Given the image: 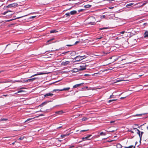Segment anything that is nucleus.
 Instances as JSON below:
<instances>
[{
    "instance_id": "f257e3e1",
    "label": "nucleus",
    "mask_w": 148,
    "mask_h": 148,
    "mask_svg": "<svg viewBox=\"0 0 148 148\" xmlns=\"http://www.w3.org/2000/svg\"><path fill=\"white\" fill-rule=\"evenodd\" d=\"M17 5L18 4L17 3H13L8 5L6 7L7 8H14L17 6Z\"/></svg>"
},
{
    "instance_id": "f03ea898",
    "label": "nucleus",
    "mask_w": 148,
    "mask_h": 148,
    "mask_svg": "<svg viewBox=\"0 0 148 148\" xmlns=\"http://www.w3.org/2000/svg\"><path fill=\"white\" fill-rule=\"evenodd\" d=\"M89 19L92 20L93 21H90L88 22V24H91V25H95L96 24L95 22V18L94 17H92L89 18Z\"/></svg>"
},
{
    "instance_id": "7ed1b4c3",
    "label": "nucleus",
    "mask_w": 148,
    "mask_h": 148,
    "mask_svg": "<svg viewBox=\"0 0 148 148\" xmlns=\"http://www.w3.org/2000/svg\"><path fill=\"white\" fill-rule=\"evenodd\" d=\"M70 89L69 87H68L66 88H64L61 89H54L53 90V91H64V90H69Z\"/></svg>"
},
{
    "instance_id": "20e7f679",
    "label": "nucleus",
    "mask_w": 148,
    "mask_h": 148,
    "mask_svg": "<svg viewBox=\"0 0 148 148\" xmlns=\"http://www.w3.org/2000/svg\"><path fill=\"white\" fill-rule=\"evenodd\" d=\"M74 59L76 61H79L83 59V58L81 56H78L74 58Z\"/></svg>"
},
{
    "instance_id": "39448f33",
    "label": "nucleus",
    "mask_w": 148,
    "mask_h": 148,
    "mask_svg": "<svg viewBox=\"0 0 148 148\" xmlns=\"http://www.w3.org/2000/svg\"><path fill=\"white\" fill-rule=\"evenodd\" d=\"M84 84V83H82L79 84H76L73 86V88H75L79 87V86H82Z\"/></svg>"
},
{
    "instance_id": "423d86ee",
    "label": "nucleus",
    "mask_w": 148,
    "mask_h": 148,
    "mask_svg": "<svg viewBox=\"0 0 148 148\" xmlns=\"http://www.w3.org/2000/svg\"><path fill=\"white\" fill-rule=\"evenodd\" d=\"M69 63L70 62L69 61H63L62 62L61 65H62L66 66L69 64Z\"/></svg>"
},
{
    "instance_id": "0eeeda50",
    "label": "nucleus",
    "mask_w": 148,
    "mask_h": 148,
    "mask_svg": "<svg viewBox=\"0 0 148 148\" xmlns=\"http://www.w3.org/2000/svg\"><path fill=\"white\" fill-rule=\"evenodd\" d=\"M86 65L84 64L83 66H80V68L79 69L80 70H83L86 69Z\"/></svg>"
},
{
    "instance_id": "6e6552de",
    "label": "nucleus",
    "mask_w": 148,
    "mask_h": 148,
    "mask_svg": "<svg viewBox=\"0 0 148 148\" xmlns=\"http://www.w3.org/2000/svg\"><path fill=\"white\" fill-rule=\"evenodd\" d=\"M44 74V73H41V72L37 73L36 74H34V75H32L31 77H34V76H36V75H43V74Z\"/></svg>"
},
{
    "instance_id": "1a4fd4ad",
    "label": "nucleus",
    "mask_w": 148,
    "mask_h": 148,
    "mask_svg": "<svg viewBox=\"0 0 148 148\" xmlns=\"http://www.w3.org/2000/svg\"><path fill=\"white\" fill-rule=\"evenodd\" d=\"M53 94L48 93H47L45 95H44V96L45 97L49 96H53Z\"/></svg>"
},
{
    "instance_id": "9d476101",
    "label": "nucleus",
    "mask_w": 148,
    "mask_h": 148,
    "mask_svg": "<svg viewBox=\"0 0 148 148\" xmlns=\"http://www.w3.org/2000/svg\"><path fill=\"white\" fill-rule=\"evenodd\" d=\"M91 135H89L88 136H87L84 137V138H82L83 139H85L86 140H89V139H89V138L91 136Z\"/></svg>"
},
{
    "instance_id": "9b49d317",
    "label": "nucleus",
    "mask_w": 148,
    "mask_h": 148,
    "mask_svg": "<svg viewBox=\"0 0 148 148\" xmlns=\"http://www.w3.org/2000/svg\"><path fill=\"white\" fill-rule=\"evenodd\" d=\"M144 38H146L148 37V32L147 31H146L144 34Z\"/></svg>"
},
{
    "instance_id": "f8f14e48",
    "label": "nucleus",
    "mask_w": 148,
    "mask_h": 148,
    "mask_svg": "<svg viewBox=\"0 0 148 148\" xmlns=\"http://www.w3.org/2000/svg\"><path fill=\"white\" fill-rule=\"evenodd\" d=\"M70 13V14L74 15L77 13V11L75 10H73L71 11Z\"/></svg>"
},
{
    "instance_id": "ddd939ff",
    "label": "nucleus",
    "mask_w": 148,
    "mask_h": 148,
    "mask_svg": "<svg viewBox=\"0 0 148 148\" xmlns=\"http://www.w3.org/2000/svg\"><path fill=\"white\" fill-rule=\"evenodd\" d=\"M47 103V101H45L42 103L40 105H39V106L42 107L44 105L46 104Z\"/></svg>"
},
{
    "instance_id": "4468645a",
    "label": "nucleus",
    "mask_w": 148,
    "mask_h": 148,
    "mask_svg": "<svg viewBox=\"0 0 148 148\" xmlns=\"http://www.w3.org/2000/svg\"><path fill=\"white\" fill-rule=\"evenodd\" d=\"M116 146L117 148H121L122 147V146L120 143L117 144Z\"/></svg>"
},
{
    "instance_id": "2eb2a0df",
    "label": "nucleus",
    "mask_w": 148,
    "mask_h": 148,
    "mask_svg": "<svg viewBox=\"0 0 148 148\" xmlns=\"http://www.w3.org/2000/svg\"><path fill=\"white\" fill-rule=\"evenodd\" d=\"M140 135L139 136L140 138V140H141L142 135H143V134L144 133V132H140Z\"/></svg>"
},
{
    "instance_id": "dca6fc26",
    "label": "nucleus",
    "mask_w": 148,
    "mask_h": 148,
    "mask_svg": "<svg viewBox=\"0 0 148 148\" xmlns=\"http://www.w3.org/2000/svg\"><path fill=\"white\" fill-rule=\"evenodd\" d=\"M58 32V31H57L55 29L52 30L50 31V33H54Z\"/></svg>"
},
{
    "instance_id": "f3484780",
    "label": "nucleus",
    "mask_w": 148,
    "mask_h": 148,
    "mask_svg": "<svg viewBox=\"0 0 148 148\" xmlns=\"http://www.w3.org/2000/svg\"><path fill=\"white\" fill-rule=\"evenodd\" d=\"M69 135V134H62L61 135V137L62 138H63L65 136H68Z\"/></svg>"
},
{
    "instance_id": "a211bd4d",
    "label": "nucleus",
    "mask_w": 148,
    "mask_h": 148,
    "mask_svg": "<svg viewBox=\"0 0 148 148\" xmlns=\"http://www.w3.org/2000/svg\"><path fill=\"white\" fill-rule=\"evenodd\" d=\"M31 81V79H28L27 80H23V83H25V82H30V81Z\"/></svg>"
},
{
    "instance_id": "6ab92c4d",
    "label": "nucleus",
    "mask_w": 148,
    "mask_h": 148,
    "mask_svg": "<svg viewBox=\"0 0 148 148\" xmlns=\"http://www.w3.org/2000/svg\"><path fill=\"white\" fill-rule=\"evenodd\" d=\"M91 5H90L88 4L87 5H85L84 6V7L85 8H89L91 7Z\"/></svg>"
},
{
    "instance_id": "aec40b11",
    "label": "nucleus",
    "mask_w": 148,
    "mask_h": 148,
    "mask_svg": "<svg viewBox=\"0 0 148 148\" xmlns=\"http://www.w3.org/2000/svg\"><path fill=\"white\" fill-rule=\"evenodd\" d=\"M88 119V118L86 117H83L82 119V120L83 121H86Z\"/></svg>"
},
{
    "instance_id": "412c9836",
    "label": "nucleus",
    "mask_w": 148,
    "mask_h": 148,
    "mask_svg": "<svg viewBox=\"0 0 148 148\" xmlns=\"http://www.w3.org/2000/svg\"><path fill=\"white\" fill-rule=\"evenodd\" d=\"M106 135V133H104L103 132H101L100 133V135L101 136Z\"/></svg>"
},
{
    "instance_id": "4be33fe9",
    "label": "nucleus",
    "mask_w": 148,
    "mask_h": 148,
    "mask_svg": "<svg viewBox=\"0 0 148 148\" xmlns=\"http://www.w3.org/2000/svg\"><path fill=\"white\" fill-rule=\"evenodd\" d=\"M12 12V11L11 10H8L6 12H4L3 13H2V14L3 15H5V14H6V13H8V12Z\"/></svg>"
},
{
    "instance_id": "5701e85b",
    "label": "nucleus",
    "mask_w": 148,
    "mask_h": 148,
    "mask_svg": "<svg viewBox=\"0 0 148 148\" xmlns=\"http://www.w3.org/2000/svg\"><path fill=\"white\" fill-rule=\"evenodd\" d=\"M63 113L62 111H60L56 112V114H61Z\"/></svg>"
},
{
    "instance_id": "b1692460",
    "label": "nucleus",
    "mask_w": 148,
    "mask_h": 148,
    "mask_svg": "<svg viewBox=\"0 0 148 148\" xmlns=\"http://www.w3.org/2000/svg\"><path fill=\"white\" fill-rule=\"evenodd\" d=\"M133 4V3H129L128 4H127L126 5V6L128 7V6H131Z\"/></svg>"
},
{
    "instance_id": "393cba45",
    "label": "nucleus",
    "mask_w": 148,
    "mask_h": 148,
    "mask_svg": "<svg viewBox=\"0 0 148 148\" xmlns=\"http://www.w3.org/2000/svg\"><path fill=\"white\" fill-rule=\"evenodd\" d=\"M24 138V136H21L18 139L19 140H22Z\"/></svg>"
},
{
    "instance_id": "a878e982",
    "label": "nucleus",
    "mask_w": 148,
    "mask_h": 148,
    "mask_svg": "<svg viewBox=\"0 0 148 148\" xmlns=\"http://www.w3.org/2000/svg\"><path fill=\"white\" fill-rule=\"evenodd\" d=\"M108 28V27H104L103 28H99V29L100 30H102L103 29H106Z\"/></svg>"
},
{
    "instance_id": "bb28decb",
    "label": "nucleus",
    "mask_w": 148,
    "mask_h": 148,
    "mask_svg": "<svg viewBox=\"0 0 148 148\" xmlns=\"http://www.w3.org/2000/svg\"><path fill=\"white\" fill-rule=\"evenodd\" d=\"M116 100H117V99L110 100H109L108 101V103H111L112 101H116Z\"/></svg>"
},
{
    "instance_id": "cd10ccee",
    "label": "nucleus",
    "mask_w": 148,
    "mask_h": 148,
    "mask_svg": "<svg viewBox=\"0 0 148 148\" xmlns=\"http://www.w3.org/2000/svg\"><path fill=\"white\" fill-rule=\"evenodd\" d=\"M137 131V133L138 134V135L139 136L140 134V131L138 130H137L136 131Z\"/></svg>"
},
{
    "instance_id": "c85d7f7f",
    "label": "nucleus",
    "mask_w": 148,
    "mask_h": 148,
    "mask_svg": "<svg viewBox=\"0 0 148 148\" xmlns=\"http://www.w3.org/2000/svg\"><path fill=\"white\" fill-rule=\"evenodd\" d=\"M132 129H129L128 130V132H130L132 133H134V132L133 131H132L131 130Z\"/></svg>"
},
{
    "instance_id": "c756f323",
    "label": "nucleus",
    "mask_w": 148,
    "mask_h": 148,
    "mask_svg": "<svg viewBox=\"0 0 148 148\" xmlns=\"http://www.w3.org/2000/svg\"><path fill=\"white\" fill-rule=\"evenodd\" d=\"M133 147V145H131L129 147H124V148H132Z\"/></svg>"
},
{
    "instance_id": "7c9ffc66",
    "label": "nucleus",
    "mask_w": 148,
    "mask_h": 148,
    "mask_svg": "<svg viewBox=\"0 0 148 148\" xmlns=\"http://www.w3.org/2000/svg\"><path fill=\"white\" fill-rule=\"evenodd\" d=\"M103 38V37L102 36H100L99 37L97 38L96 39V40H98V39H102V38Z\"/></svg>"
},
{
    "instance_id": "2f4dec72",
    "label": "nucleus",
    "mask_w": 148,
    "mask_h": 148,
    "mask_svg": "<svg viewBox=\"0 0 148 148\" xmlns=\"http://www.w3.org/2000/svg\"><path fill=\"white\" fill-rule=\"evenodd\" d=\"M65 15H66L67 16H69L70 15V13H67L65 14Z\"/></svg>"
},
{
    "instance_id": "473e14b6",
    "label": "nucleus",
    "mask_w": 148,
    "mask_h": 148,
    "mask_svg": "<svg viewBox=\"0 0 148 148\" xmlns=\"http://www.w3.org/2000/svg\"><path fill=\"white\" fill-rule=\"evenodd\" d=\"M8 119H7L3 118L1 119V121H7Z\"/></svg>"
},
{
    "instance_id": "72a5a7b5",
    "label": "nucleus",
    "mask_w": 148,
    "mask_h": 148,
    "mask_svg": "<svg viewBox=\"0 0 148 148\" xmlns=\"http://www.w3.org/2000/svg\"><path fill=\"white\" fill-rule=\"evenodd\" d=\"M125 32L127 33V32H126L125 31H123L120 32V33L121 34H124Z\"/></svg>"
},
{
    "instance_id": "f704fd0d",
    "label": "nucleus",
    "mask_w": 148,
    "mask_h": 148,
    "mask_svg": "<svg viewBox=\"0 0 148 148\" xmlns=\"http://www.w3.org/2000/svg\"><path fill=\"white\" fill-rule=\"evenodd\" d=\"M24 92V91L23 90H19V91H18L16 93H20V92Z\"/></svg>"
},
{
    "instance_id": "c9c22d12",
    "label": "nucleus",
    "mask_w": 148,
    "mask_h": 148,
    "mask_svg": "<svg viewBox=\"0 0 148 148\" xmlns=\"http://www.w3.org/2000/svg\"><path fill=\"white\" fill-rule=\"evenodd\" d=\"M137 114L136 115V116H141L143 114Z\"/></svg>"
},
{
    "instance_id": "e433bc0d",
    "label": "nucleus",
    "mask_w": 148,
    "mask_h": 148,
    "mask_svg": "<svg viewBox=\"0 0 148 148\" xmlns=\"http://www.w3.org/2000/svg\"><path fill=\"white\" fill-rule=\"evenodd\" d=\"M33 119L32 118H29V119H27V120H26V121H25V122H27V121H30L32 119Z\"/></svg>"
},
{
    "instance_id": "4c0bfd02",
    "label": "nucleus",
    "mask_w": 148,
    "mask_h": 148,
    "mask_svg": "<svg viewBox=\"0 0 148 148\" xmlns=\"http://www.w3.org/2000/svg\"><path fill=\"white\" fill-rule=\"evenodd\" d=\"M79 41H77L75 42V43H74V45H75L79 43Z\"/></svg>"
},
{
    "instance_id": "58836bf2",
    "label": "nucleus",
    "mask_w": 148,
    "mask_h": 148,
    "mask_svg": "<svg viewBox=\"0 0 148 148\" xmlns=\"http://www.w3.org/2000/svg\"><path fill=\"white\" fill-rule=\"evenodd\" d=\"M36 16H32L29 17L30 19L33 18H35Z\"/></svg>"
},
{
    "instance_id": "ea45409f",
    "label": "nucleus",
    "mask_w": 148,
    "mask_h": 148,
    "mask_svg": "<svg viewBox=\"0 0 148 148\" xmlns=\"http://www.w3.org/2000/svg\"><path fill=\"white\" fill-rule=\"evenodd\" d=\"M88 130H82L81 131V132H84L88 131Z\"/></svg>"
},
{
    "instance_id": "a19ab883",
    "label": "nucleus",
    "mask_w": 148,
    "mask_h": 148,
    "mask_svg": "<svg viewBox=\"0 0 148 148\" xmlns=\"http://www.w3.org/2000/svg\"><path fill=\"white\" fill-rule=\"evenodd\" d=\"M36 79V77H34V78H31V81H34V80L35 79Z\"/></svg>"
},
{
    "instance_id": "79ce46f5",
    "label": "nucleus",
    "mask_w": 148,
    "mask_h": 148,
    "mask_svg": "<svg viewBox=\"0 0 148 148\" xmlns=\"http://www.w3.org/2000/svg\"><path fill=\"white\" fill-rule=\"evenodd\" d=\"M53 39H50V40H48L47 41V42H49L50 41H51V40H53Z\"/></svg>"
},
{
    "instance_id": "37998d69",
    "label": "nucleus",
    "mask_w": 148,
    "mask_h": 148,
    "mask_svg": "<svg viewBox=\"0 0 148 148\" xmlns=\"http://www.w3.org/2000/svg\"><path fill=\"white\" fill-rule=\"evenodd\" d=\"M73 45H66L67 46L70 47V46H72Z\"/></svg>"
},
{
    "instance_id": "c03bdc74",
    "label": "nucleus",
    "mask_w": 148,
    "mask_h": 148,
    "mask_svg": "<svg viewBox=\"0 0 148 148\" xmlns=\"http://www.w3.org/2000/svg\"><path fill=\"white\" fill-rule=\"evenodd\" d=\"M82 57L83 58V59L86 58V56H82Z\"/></svg>"
},
{
    "instance_id": "a18cd8bd",
    "label": "nucleus",
    "mask_w": 148,
    "mask_h": 148,
    "mask_svg": "<svg viewBox=\"0 0 148 148\" xmlns=\"http://www.w3.org/2000/svg\"><path fill=\"white\" fill-rule=\"evenodd\" d=\"M105 17V15H102L101 16V18H103Z\"/></svg>"
},
{
    "instance_id": "49530a36",
    "label": "nucleus",
    "mask_w": 148,
    "mask_h": 148,
    "mask_svg": "<svg viewBox=\"0 0 148 148\" xmlns=\"http://www.w3.org/2000/svg\"><path fill=\"white\" fill-rule=\"evenodd\" d=\"M84 10L83 9H82L78 10L79 12H82Z\"/></svg>"
},
{
    "instance_id": "de8ad7c7",
    "label": "nucleus",
    "mask_w": 148,
    "mask_h": 148,
    "mask_svg": "<svg viewBox=\"0 0 148 148\" xmlns=\"http://www.w3.org/2000/svg\"><path fill=\"white\" fill-rule=\"evenodd\" d=\"M114 96V95H112L110 96V98H111L113 97Z\"/></svg>"
},
{
    "instance_id": "09e8293b",
    "label": "nucleus",
    "mask_w": 148,
    "mask_h": 148,
    "mask_svg": "<svg viewBox=\"0 0 148 148\" xmlns=\"http://www.w3.org/2000/svg\"><path fill=\"white\" fill-rule=\"evenodd\" d=\"M114 8V7H109V9H112L113 8Z\"/></svg>"
},
{
    "instance_id": "8fccbe9b",
    "label": "nucleus",
    "mask_w": 148,
    "mask_h": 148,
    "mask_svg": "<svg viewBox=\"0 0 148 148\" xmlns=\"http://www.w3.org/2000/svg\"><path fill=\"white\" fill-rule=\"evenodd\" d=\"M23 17V16H21V17H18L16 18H15V19H18V18H21L22 17Z\"/></svg>"
},
{
    "instance_id": "3c124183",
    "label": "nucleus",
    "mask_w": 148,
    "mask_h": 148,
    "mask_svg": "<svg viewBox=\"0 0 148 148\" xmlns=\"http://www.w3.org/2000/svg\"><path fill=\"white\" fill-rule=\"evenodd\" d=\"M89 75H88V74H85L84 75V76H89Z\"/></svg>"
},
{
    "instance_id": "603ef678",
    "label": "nucleus",
    "mask_w": 148,
    "mask_h": 148,
    "mask_svg": "<svg viewBox=\"0 0 148 148\" xmlns=\"http://www.w3.org/2000/svg\"><path fill=\"white\" fill-rule=\"evenodd\" d=\"M123 81V80H118L116 81V82H120V81Z\"/></svg>"
},
{
    "instance_id": "864d4df0",
    "label": "nucleus",
    "mask_w": 148,
    "mask_h": 148,
    "mask_svg": "<svg viewBox=\"0 0 148 148\" xmlns=\"http://www.w3.org/2000/svg\"><path fill=\"white\" fill-rule=\"evenodd\" d=\"M62 127V126H60V127H57V129H59V128H60Z\"/></svg>"
},
{
    "instance_id": "5fc2aeb1",
    "label": "nucleus",
    "mask_w": 148,
    "mask_h": 148,
    "mask_svg": "<svg viewBox=\"0 0 148 148\" xmlns=\"http://www.w3.org/2000/svg\"><path fill=\"white\" fill-rule=\"evenodd\" d=\"M8 96V95H3V96L4 97H6Z\"/></svg>"
},
{
    "instance_id": "6e6d98bb",
    "label": "nucleus",
    "mask_w": 148,
    "mask_h": 148,
    "mask_svg": "<svg viewBox=\"0 0 148 148\" xmlns=\"http://www.w3.org/2000/svg\"><path fill=\"white\" fill-rule=\"evenodd\" d=\"M133 129L135 130L136 131H137L138 129L136 128H133Z\"/></svg>"
},
{
    "instance_id": "4d7b16f0",
    "label": "nucleus",
    "mask_w": 148,
    "mask_h": 148,
    "mask_svg": "<svg viewBox=\"0 0 148 148\" xmlns=\"http://www.w3.org/2000/svg\"><path fill=\"white\" fill-rule=\"evenodd\" d=\"M61 49L59 48V49H56L55 51H58Z\"/></svg>"
},
{
    "instance_id": "13d9d810",
    "label": "nucleus",
    "mask_w": 148,
    "mask_h": 148,
    "mask_svg": "<svg viewBox=\"0 0 148 148\" xmlns=\"http://www.w3.org/2000/svg\"><path fill=\"white\" fill-rule=\"evenodd\" d=\"M125 97H121V98H120V99H124V98H125Z\"/></svg>"
},
{
    "instance_id": "bf43d9fd",
    "label": "nucleus",
    "mask_w": 148,
    "mask_h": 148,
    "mask_svg": "<svg viewBox=\"0 0 148 148\" xmlns=\"http://www.w3.org/2000/svg\"><path fill=\"white\" fill-rule=\"evenodd\" d=\"M74 147V146H71L70 147V148H72V147Z\"/></svg>"
},
{
    "instance_id": "052dcab7",
    "label": "nucleus",
    "mask_w": 148,
    "mask_h": 148,
    "mask_svg": "<svg viewBox=\"0 0 148 148\" xmlns=\"http://www.w3.org/2000/svg\"><path fill=\"white\" fill-rule=\"evenodd\" d=\"M43 115H44L43 114H41L40 115V116H42Z\"/></svg>"
},
{
    "instance_id": "680f3d73",
    "label": "nucleus",
    "mask_w": 148,
    "mask_h": 148,
    "mask_svg": "<svg viewBox=\"0 0 148 148\" xmlns=\"http://www.w3.org/2000/svg\"><path fill=\"white\" fill-rule=\"evenodd\" d=\"M67 52H64V53H62V54H64V53H67Z\"/></svg>"
},
{
    "instance_id": "e2e57ef3",
    "label": "nucleus",
    "mask_w": 148,
    "mask_h": 148,
    "mask_svg": "<svg viewBox=\"0 0 148 148\" xmlns=\"http://www.w3.org/2000/svg\"><path fill=\"white\" fill-rule=\"evenodd\" d=\"M24 88H24V87H22V88H20V89H24Z\"/></svg>"
},
{
    "instance_id": "0e129e2a",
    "label": "nucleus",
    "mask_w": 148,
    "mask_h": 148,
    "mask_svg": "<svg viewBox=\"0 0 148 148\" xmlns=\"http://www.w3.org/2000/svg\"><path fill=\"white\" fill-rule=\"evenodd\" d=\"M146 24H147L146 23H144L143 25H146Z\"/></svg>"
},
{
    "instance_id": "69168bd1",
    "label": "nucleus",
    "mask_w": 148,
    "mask_h": 148,
    "mask_svg": "<svg viewBox=\"0 0 148 148\" xmlns=\"http://www.w3.org/2000/svg\"><path fill=\"white\" fill-rule=\"evenodd\" d=\"M112 57H110L109 58L110 59H112Z\"/></svg>"
},
{
    "instance_id": "338daca9",
    "label": "nucleus",
    "mask_w": 148,
    "mask_h": 148,
    "mask_svg": "<svg viewBox=\"0 0 148 148\" xmlns=\"http://www.w3.org/2000/svg\"><path fill=\"white\" fill-rule=\"evenodd\" d=\"M13 19H11V20H8V21H11Z\"/></svg>"
},
{
    "instance_id": "774afa93",
    "label": "nucleus",
    "mask_w": 148,
    "mask_h": 148,
    "mask_svg": "<svg viewBox=\"0 0 148 148\" xmlns=\"http://www.w3.org/2000/svg\"><path fill=\"white\" fill-rule=\"evenodd\" d=\"M86 88H88V87L87 86H86Z\"/></svg>"
}]
</instances>
